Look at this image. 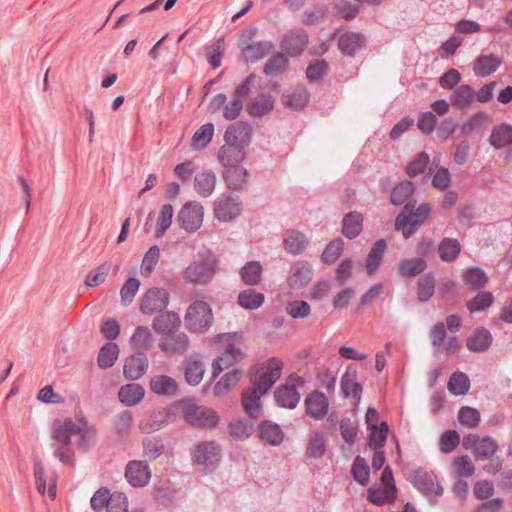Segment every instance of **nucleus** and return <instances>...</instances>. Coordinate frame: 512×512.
<instances>
[{"instance_id": "obj_1", "label": "nucleus", "mask_w": 512, "mask_h": 512, "mask_svg": "<svg viewBox=\"0 0 512 512\" xmlns=\"http://www.w3.org/2000/svg\"><path fill=\"white\" fill-rule=\"evenodd\" d=\"M77 438L81 449L87 448L95 439V430L85 422L72 419L57 420L51 427V438L54 441V456L63 464H71L73 452L70 448L71 438Z\"/></svg>"}, {"instance_id": "obj_2", "label": "nucleus", "mask_w": 512, "mask_h": 512, "mask_svg": "<svg viewBox=\"0 0 512 512\" xmlns=\"http://www.w3.org/2000/svg\"><path fill=\"white\" fill-rule=\"evenodd\" d=\"M432 214V206L422 203L417 207L405 205L395 220V229L405 239L412 237Z\"/></svg>"}, {"instance_id": "obj_3", "label": "nucleus", "mask_w": 512, "mask_h": 512, "mask_svg": "<svg viewBox=\"0 0 512 512\" xmlns=\"http://www.w3.org/2000/svg\"><path fill=\"white\" fill-rule=\"evenodd\" d=\"M282 368L283 363L277 358L258 363L252 371V384L267 392L280 378Z\"/></svg>"}, {"instance_id": "obj_4", "label": "nucleus", "mask_w": 512, "mask_h": 512, "mask_svg": "<svg viewBox=\"0 0 512 512\" xmlns=\"http://www.w3.org/2000/svg\"><path fill=\"white\" fill-rule=\"evenodd\" d=\"M212 323V310L206 302L197 300L188 307L185 315V324L190 331L205 333Z\"/></svg>"}, {"instance_id": "obj_5", "label": "nucleus", "mask_w": 512, "mask_h": 512, "mask_svg": "<svg viewBox=\"0 0 512 512\" xmlns=\"http://www.w3.org/2000/svg\"><path fill=\"white\" fill-rule=\"evenodd\" d=\"M397 489L394 483L392 472L385 468L379 483L373 484L367 491V499L370 503L378 506L391 503L396 499Z\"/></svg>"}, {"instance_id": "obj_6", "label": "nucleus", "mask_w": 512, "mask_h": 512, "mask_svg": "<svg viewBox=\"0 0 512 512\" xmlns=\"http://www.w3.org/2000/svg\"><path fill=\"white\" fill-rule=\"evenodd\" d=\"M204 219L203 206L195 201L185 203L179 210L176 220L181 229L194 233L200 229Z\"/></svg>"}, {"instance_id": "obj_7", "label": "nucleus", "mask_w": 512, "mask_h": 512, "mask_svg": "<svg viewBox=\"0 0 512 512\" xmlns=\"http://www.w3.org/2000/svg\"><path fill=\"white\" fill-rule=\"evenodd\" d=\"M215 268L213 259L197 260L186 267L183 278L188 283L206 285L213 279Z\"/></svg>"}, {"instance_id": "obj_8", "label": "nucleus", "mask_w": 512, "mask_h": 512, "mask_svg": "<svg viewBox=\"0 0 512 512\" xmlns=\"http://www.w3.org/2000/svg\"><path fill=\"white\" fill-rule=\"evenodd\" d=\"M463 446L472 450L476 459L481 461L490 460L498 465V461L494 459L498 447L494 439L490 437L479 438L477 435L471 434L463 440Z\"/></svg>"}, {"instance_id": "obj_9", "label": "nucleus", "mask_w": 512, "mask_h": 512, "mask_svg": "<svg viewBox=\"0 0 512 512\" xmlns=\"http://www.w3.org/2000/svg\"><path fill=\"white\" fill-rule=\"evenodd\" d=\"M250 129L241 123L232 125L229 128L226 142H228L229 156L234 155L236 160L244 159V148L250 142Z\"/></svg>"}, {"instance_id": "obj_10", "label": "nucleus", "mask_w": 512, "mask_h": 512, "mask_svg": "<svg viewBox=\"0 0 512 512\" xmlns=\"http://www.w3.org/2000/svg\"><path fill=\"white\" fill-rule=\"evenodd\" d=\"M303 382V379L299 376H290L287 381L275 391L277 403L289 409L296 407L300 400L297 389L303 385Z\"/></svg>"}, {"instance_id": "obj_11", "label": "nucleus", "mask_w": 512, "mask_h": 512, "mask_svg": "<svg viewBox=\"0 0 512 512\" xmlns=\"http://www.w3.org/2000/svg\"><path fill=\"white\" fill-rule=\"evenodd\" d=\"M183 416L188 423L200 427L211 428L219 421L215 411L195 404L187 405L183 410Z\"/></svg>"}, {"instance_id": "obj_12", "label": "nucleus", "mask_w": 512, "mask_h": 512, "mask_svg": "<svg viewBox=\"0 0 512 512\" xmlns=\"http://www.w3.org/2000/svg\"><path fill=\"white\" fill-rule=\"evenodd\" d=\"M366 424L370 431L369 445L373 448L381 447L388 435V425L382 421L378 412L369 408L366 413Z\"/></svg>"}, {"instance_id": "obj_13", "label": "nucleus", "mask_w": 512, "mask_h": 512, "mask_svg": "<svg viewBox=\"0 0 512 512\" xmlns=\"http://www.w3.org/2000/svg\"><path fill=\"white\" fill-rule=\"evenodd\" d=\"M175 420L173 411L167 408L156 409L144 416L139 422V429L143 433H153Z\"/></svg>"}, {"instance_id": "obj_14", "label": "nucleus", "mask_w": 512, "mask_h": 512, "mask_svg": "<svg viewBox=\"0 0 512 512\" xmlns=\"http://www.w3.org/2000/svg\"><path fill=\"white\" fill-rule=\"evenodd\" d=\"M169 303V293L163 288H150L141 299V311L144 314H154L162 311Z\"/></svg>"}, {"instance_id": "obj_15", "label": "nucleus", "mask_w": 512, "mask_h": 512, "mask_svg": "<svg viewBox=\"0 0 512 512\" xmlns=\"http://www.w3.org/2000/svg\"><path fill=\"white\" fill-rule=\"evenodd\" d=\"M257 437L264 446L278 447L284 442L285 434L277 423L265 420L258 424Z\"/></svg>"}, {"instance_id": "obj_16", "label": "nucleus", "mask_w": 512, "mask_h": 512, "mask_svg": "<svg viewBox=\"0 0 512 512\" xmlns=\"http://www.w3.org/2000/svg\"><path fill=\"white\" fill-rule=\"evenodd\" d=\"M205 362L199 355L187 357L183 364V375L185 382L192 387L198 386L205 375Z\"/></svg>"}, {"instance_id": "obj_17", "label": "nucleus", "mask_w": 512, "mask_h": 512, "mask_svg": "<svg viewBox=\"0 0 512 512\" xmlns=\"http://www.w3.org/2000/svg\"><path fill=\"white\" fill-rule=\"evenodd\" d=\"M226 356L228 365H246L247 352L242 336L236 333L226 336Z\"/></svg>"}, {"instance_id": "obj_18", "label": "nucleus", "mask_w": 512, "mask_h": 512, "mask_svg": "<svg viewBox=\"0 0 512 512\" xmlns=\"http://www.w3.org/2000/svg\"><path fill=\"white\" fill-rule=\"evenodd\" d=\"M34 477L37 491L44 495L48 486V496L51 500H54L57 495V480L55 475L48 476L42 462L36 460L34 462Z\"/></svg>"}, {"instance_id": "obj_19", "label": "nucleus", "mask_w": 512, "mask_h": 512, "mask_svg": "<svg viewBox=\"0 0 512 512\" xmlns=\"http://www.w3.org/2000/svg\"><path fill=\"white\" fill-rule=\"evenodd\" d=\"M127 481L134 487L146 486L151 478V471L145 461H130L125 470Z\"/></svg>"}, {"instance_id": "obj_20", "label": "nucleus", "mask_w": 512, "mask_h": 512, "mask_svg": "<svg viewBox=\"0 0 512 512\" xmlns=\"http://www.w3.org/2000/svg\"><path fill=\"white\" fill-rule=\"evenodd\" d=\"M266 393V391L253 384L252 387L243 391L242 406L249 416L257 418L261 414L262 405L260 400Z\"/></svg>"}, {"instance_id": "obj_21", "label": "nucleus", "mask_w": 512, "mask_h": 512, "mask_svg": "<svg viewBox=\"0 0 512 512\" xmlns=\"http://www.w3.org/2000/svg\"><path fill=\"white\" fill-rule=\"evenodd\" d=\"M193 459L197 464L213 466L221 460V449L213 442L201 443L196 447Z\"/></svg>"}, {"instance_id": "obj_22", "label": "nucleus", "mask_w": 512, "mask_h": 512, "mask_svg": "<svg viewBox=\"0 0 512 512\" xmlns=\"http://www.w3.org/2000/svg\"><path fill=\"white\" fill-rule=\"evenodd\" d=\"M149 387L153 393L159 396L173 397L178 392L179 384L173 377L158 374L151 377Z\"/></svg>"}, {"instance_id": "obj_23", "label": "nucleus", "mask_w": 512, "mask_h": 512, "mask_svg": "<svg viewBox=\"0 0 512 512\" xmlns=\"http://www.w3.org/2000/svg\"><path fill=\"white\" fill-rule=\"evenodd\" d=\"M148 364L145 354L132 355L125 360L123 374L127 379L138 380L146 373Z\"/></svg>"}, {"instance_id": "obj_24", "label": "nucleus", "mask_w": 512, "mask_h": 512, "mask_svg": "<svg viewBox=\"0 0 512 512\" xmlns=\"http://www.w3.org/2000/svg\"><path fill=\"white\" fill-rule=\"evenodd\" d=\"M304 405L307 415L314 419L324 417L329 407L326 396L318 391L311 392L305 399Z\"/></svg>"}, {"instance_id": "obj_25", "label": "nucleus", "mask_w": 512, "mask_h": 512, "mask_svg": "<svg viewBox=\"0 0 512 512\" xmlns=\"http://www.w3.org/2000/svg\"><path fill=\"white\" fill-rule=\"evenodd\" d=\"M489 144L497 150L504 149L512 145V125L508 123H500L491 129Z\"/></svg>"}, {"instance_id": "obj_26", "label": "nucleus", "mask_w": 512, "mask_h": 512, "mask_svg": "<svg viewBox=\"0 0 512 512\" xmlns=\"http://www.w3.org/2000/svg\"><path fill=\"white\" fill-rule=\"evenodd\" d=\"M363 230V215L357 211H351L343 216L341 233L347 239L358 237Z\"/></svg>"}, {"instance_id": "obj_27", "label": "nucleus", "mask_w": 512, "mask_h": 512, "mask_svg": "<svg viewBox=\"0 0 512 512\" xmlns=\"http://www.w3.org/2000/svg\"><path fill=\"white\" fill-rule=\"evenodd\" d=\"M162 351L169 354H184L189 347V338L183 333L167 335L159 344Z\"/></svg>"}, {"instance_id": "obj_28", "label": "nucleus", "mask_w": 512, "mask_h": 512, "mask_svg": "<svg viewBox=\"0 0 512 512\" xmlns=\"http://www.w3.org/2000/svg\"><path fill=\"white\" fill-rule=\"evenodd\" d=\"M313 276V268L304 263L297 264L288 277V285L293 290H301L307 286Z\"/></svg>"}, {"instance_id": "obj_29", "label": "nucleus", "mask_w": 512, "mask_h": 512, "mask_svg": "<svg viewBox=\"0 0 512 512\" xmlns=\"http://www.w3.org/2000/svg\"><path fill=\"white\" fill-rule=\"evenodd\" d=\"M309 241L306 235L297 230L288 231L283 239V245L289 254H300L306 250Z\"/></svg>"}, {"instance_id": "obj_30", "label": "nucleus", "mask_w": 512, "mask_h": 512, "mask_svg": "<svg viewBox=\"0 0 512 512\" xmlns=\"http://www.w3.org/2000/svg\"><path fill=\"white\" fill-rule=\"evenodd\" d=\"M461 280L464 286L468 289L477 290L484 288L487 285L489 278L482 269L478 267H469L463 271Z\"/></svg>"}, {"instance_id": "obj_31", "label": "nucleus", "mask_w": 512, "mask_h": 512, "mask_svg": "<svg viewBox=\"0 0 512 512\" xmlns=\"http://www.w3.org/2000/svg\"><path fill=\"white\" fill-rule=\"evenodd\" d=\"M461 249L462 246L458 239L446 237L438 244L437 253L442 261L452 262L459 257Z\"/></svg>"}, {"instance_id": "obj_32", "label": "nucleus", "mask_w": 512, "mask_h": 512, "mask_svg": "<svg viewBox=\"0 0 512 512\" xmlns=\"http://www.w3.org/2000/svg\"><path fill=\"white\" fill-rule=\"evenodd\" d=\"M326 437L322 432H313L307 441L306 456L310 460H319L326 452Z\"/></svg>"}, {"instance_id": "obj_33", "label": "nucleus", "mask_w": 512, "mask_h": 512, "mask_svg": "<svg viewBox=\"0 0 512 512\" xmlns=\"http://www.w3.org/2000/svg\"><path fill=\"white\" fill-rule=\"evenodd\" d=\"M145 390L137 383L126 384L118 392L119 400L126 406H134L144 398Z\"/></svg>"}, {"instance_id": "obj_34", "label": "nucleus", "mask_w": 512, "mask_h": 512, "mask_svg": "<svg viewBox=\"0 0 512 512\" xmlns=\"http://www.w3.org/2000/svg\"><path fill=\"white\" fill-rule=\"evenodd\" d=\"M491 342L490 332L484 328H478L467 338L466 346L471 351L480 352L486 350Z\"/></svg>"}, {"instance_id": "obj_35", "label": "nucleus", "mask_w": 512, "mask_h": 512, "mask_svg": "<svg viewBox=\"0 0 512 512\" xmlns=\"http://www.w3.org/2000/svg\"><path fill=\"white\" fill-rule=\"evenodd\" d=\"M247 179V170L238 161L226 165V185L232 188L241 187Z\"/></svg>"}, {"instance_id": "obj_36", "label": "nucleus", "mask_w": 512, "mask_h": 512, "mask_svg": "<svg viewBox=\"0 0 512 512\" xmlns=\"http://www.w3.org/2000/svg\"><path fill=\"white\" fill-rule=\"evenodd\" d=\"M495 302V296L490 291H479L467 303V309L472 312H482L490 308Z\"/></svg>"}, {"instance_id": "obj_37", "label": "nucleus", "mask_w": 512, "mask_h": 512, "mask_svg": "<svg viewBox=\"0 0 512 512\" xmlns=\"http://www.w3.org/2000/svg\"><path fill=\"white\" fill-rule=\"evenodd\" d=\"M180 318L174 312L158 315L153 320V328L159 333H171L180 326Z\"/></svg>"}, {"instance_id": "obj_38", "label": "nucleus", "mask_w": 512, "mask_h": 512, "mask_svg": "<svg viewBox=\"0 0 512 512\" xmlns=\"http://www.w3.org/2000/svg\"><path fill=\"white\" fill-rule=\"evenodd\" d=\"M500 65V60L494 55L479 56L473 63V71L479 76H488L495 72Z\"/></svg>"}, {"instance_id": "obj_39", "label": "nucleus", "mask_w": 512, "mask_h": 512, "mask_svg": "<svg viewBox=\"0 0 512 512\" xmlns=\"http://www.w3.org/2000/svg\"><path fill=\"white\" fill-rule=\"evenodd\" d=\"M264 302V295L253 289H246L238 295V304L247 310H257L262 307Z\"/></svg>"}, {"instance_id": "obj_40", "label": "nucleus", "mask_w": 512, "mask_h": 512, "mask_svg": "<svg viewBox=\"0 0 512 512\" xmlns=\"http://www.w3.org/2000/svg\"><path fill=\"white\" fill-rule=\"evenodd\" d=\"M263 267L258 261H249L243 265L240 271L242 280L246 285H257L262 276Z\"/></svg>"}, {"instance_id": "obj_41", "label": "nucleus", "mask_w": 512, "mask_h": 512, "mask_svg": "<svg viewBox=\"0 0 512 512\" xmlns=\"http://www.w3.org/2000/svg\"><path fill=\"white\" fill-rule=\"evenodd\" d=\"M153 341L151 330L145 326H138L130 338L131 345L136 350L148 349Z\"/></svg>"}, {"instance_id": "obj_42", "label": "nucleus", "mask_w": 512, "mask_h": 512, "mask_svg": "<svg viewBox=\"0 0 512 512\" xmlns=\"http://www.w3.org/2000/svg\"><path fill=\"white\" fill-rule=\"evenodd\" d=\"M119 356V347L117 344L108 342L101 348L98 355V365L102 369L110 368L114 365Z\"/></svg>"}, {"instance_id": "obj_43", "label": "nucleus", "mask_w": 512, "mask_h": 512, "mask_svg": "<svg viewBox=\"0 0 512 512\" xmlns=\"http://www.w3.org/2000/svg\"><path fill=\"white\" fill-rule=\"evenodd\" d=\"M214 126L212 123L202 125L191 138V147L194 150L205 148L212 140Z\"/></svg>"}, {"instance_id": "obj_44", "label": "nucleus", "mask_w": 512, "mask_h": 512, "mask_svg": "<svg viewBox=\"0 0 512 512\" xmlns=\"http://www.w3.org/2000/svg\"><path fill=\"white\" fill-rule=\"evenodd\" d=\"M174 210L171 204H164L157 217L155 236L161 238L172 224Z\"/></svg>"}, {"instance_id": "obj_45", "label": "nucleus", "mask_w": 512, "mask_h": 512, "mask_svg": "<svg viewBox=\"0 0 512 512\" xmlns=\"http://www.w3.org/2000/svg\"><path fill=\"white\" fill-rule=\"evenodd\" d=\"M385 249L386 243L383 240H379L373 245L366 260V271L368 274L371 275L376 272L381 264Z\"/></svg>"}, {"instance_id": "obj_46", "label": "nucleus", "mask_w": 512, "mask_h": 512, "mask_svg": "<svg viewBox=\"0 0 512 512\" xmlns=\"http://www.w3.org/2000/svg\"><path fill=\"white\" fill-rule=\"evenodd\" d=\"M159 258L160 248L157 245L151 246L142 259L140 266L141 275L144 277H150L159 262Z\"/></svg>"}, {"instance_id": "obj_47", "label": "nucleus", "mask_w": 512, "mask_h": 512, "mask_svg": "<svg viewBox=\"0 0 512 512\" xmlns=\"http://www.w3.org/2000/svg\"><path fill=\"white\" fill-rule=\"evenodd\" d=\"M215 184V176L208 172L197 174L194 180L195 190L203 197H207L213 192Z\"/></svg>"}, {"instance_id": "obj_48", "label": "nucleus", "mask_w": 512, "mask_h": 512, "mask_svg": "<svg viewBox=\"0 0 512 512\" xmlns=\"http://www.w3.org/2000/svg\"><path fill=\"white\" fill-rule=\"evenodd\" d=\"M344 250V242L340 238H336L329 242L322 254L321 262L324 264H333L341 256Z\"/></svg>"}, {"instance_id": "obj_49", "label": "nucleus", "mask_w": 512, "mask_h": 512, "mask_svg": "<svg viewBox=\"0 0 512 512\" xmlns=\"http://www.w3.org/2000/svg\"><path fill=\"white\" fill-rule=\"evenodd\" d=\"M331 289V281L318 280L309 288L308 298L313 302H322L329 297Z\"/></svg>"}, {"instance_id": "obj_50", "label": "nucleus", "mask_w": 512, "mask_h": 512, "mask_svg": "<svg viewBox=\"0 0 512 512\" xmlns=\"http://www.w3.org/2000/svg\"><path fill=\"white\" fill-rule=\"evenodd\" d=\"M112 267V263L110 261H106L102 263L100 266L92 270L85 279V284L88 287H97L102 284Z\"/></svg>"}, {"instance_id": "obj_51", "label": "nucleus", "mask_w": 512, "mask_h": 512, "mask_svg": "<svg viewBox=\"0 0 512 512\" xmlns=\"http://www.w3.org/2000/svg\"><path fill=\"white\" fill-rule=\"evenodd\" d=\"M286 313L294 319H304L311 315V306L305 300L295 299L287 303Z\"/></svg>"}, {"instance_id": "obj_52", "label": "nucleus", "mask_w": 512, "mask_h": 512, "mask_svg": "<svg viewBox=\"0 0 512 512\" xmlns=\"http://www.w3.org/2000/svg\"><path fill=\"white\" fill-rule=\"evenodd\" d=\"M426 269V261L422 258H411L399 263V272L403 276H416Z\"/></svg>"}, {"instance_id": "obj_53", "label": "nucleus", "mask_w": 512, "mask_h": 512, "mask_svg": "<svg viewBox=\"0 0 512 512\" xmlns=\"http://www.w3.org/2000/svg\"><path fill=\"white\" fill-rule=\"evenodd\" d=\"M470 388L469 378L461 373H454L448 382V389L451 394L455 396L464 395L468 392Z\"/></svg>"}, {"instance_id": "obj_54", "label": "nucleus", "mask_w": 512, "mask_h": 512, "mask_svg": "<svg viewBox=\"0 0 512 512\" xmlns=\"http://www.w3.org/2000/svg\"><path fill=\"white\" fill-rule=\"evenodd\" d=\"M282 102L285 107L290 109H299L308 102V95L304 89H296L283 95Z\"/></svg>"}, {"instance_id": "obj_55", "label": "nucleus", "mask_w": 512, "mask_h": 512, "mask_svg": "<svg viewBox=\"0 0 512 512\" xmlns=\"http://www.w3.org/2000/svg\"><path fill=\"white\" fill-rule=\"evenodd\" d=\"M341 388L345 396L352 397L355 401L359 399L361 387L357 383L354 373L347 372L344 374L341 380Z\"/></svg>"}, {"instance_id": "obj_56", "label": "nucleus", "mask_w": 512, "mask_h": 512, "mask_svg": "<svg viewBox=\"0 0 512 512\" xmlns=\"http://www.w3.org/2000/svg\"><path fill=\"white\" fill-rule=\"evenodd\" d=\"M413 192L414 186L411 182H401L393 189L390 200L394 205H401L408 200Z\"/></svg>"}, {"instance_id": "obj_57", "label": "nucleus", "mask_w": 512, "mask_h": 512, "mask_svg": "<svg viewBox=\"0 0 512 512\" xmlns=\"http://www.w3.org/2000/svg\"><path fill=\"white\" fill-rule=\"evenodd\" d=\"M457 419L461 425L473 428L480 422V413L473 407L463 406L458 411Z\"/></svg>"}, {"instance_id": "obj_58", "label": "nucleus", "mask_w": 512, "mask_h": 512, "mask_svg": "<svg viewBox=\"0 0 512 512\" xmlns=\"http://www.w3.org/2000/svg\"><path fill=\"white\" fill-rule=\"evenodd\" d=\"M352 474L360 485H366L369 482L370 470L364 458L359 456L355 458L352 465Z\"/></svg>"}, {"instance_id": "obj_59", "label": "nucleus", "mask_w": 512, "mask_h": 512, "mask_svg": "<svg viewBox=\"0 0 512 512\" xmlns=\"http://www.w3.org/2000/svg\"><path fill=\"white\" fill-rule=\"evenodd\" d=\"M452 468L459 477H470L475 472V467L467 456L456 457L452 463Z\"/></svg>"}, {"instance_id": "obj_60", "label": "nucleus", "mask_w": 512, "mask_h": 512, "mask_svg": "<svg viewBox=\"0 0 512 512\" xmlns=\"http://www.w3.org/2000/svg\"><path fill=\"white\" fill-rule=\"evenodd\" d=\"M355 295L356 292L353 288H343L334 295L332 305L336 310H343L354 300Z\"/></svg>"}, {"instance_id": "obj_61", "label": "nucleus", "mask_w": 512, "mask_h": 512, "mask_svg": "<svg viewBox=\"0 0 512 512\" xmlns=\"http://www.w3.org/2000/svg\"><path fill=\"white\" fill-rule=\"evenodd\" d=\"M418 488L429 495L439 496L443 492V488L437 481V478L433 475L425 474L418 482Z\"/></svg>"}, {"instance_id": "obj_62", "label": "nucleus", "mask_w": 512, "mask_h": 512, "mask_svg": "<svg viewBox=\"0 0 512 512\" xmlns=\"http://www.w3.org/2000/svg\"><path fill=\"white\" fill-rule=\"evenodd\" d=\"M140 287V281L136 278H129L120 290L122 304L127 306L132 303Z\"/></svg>"}, {"instance_id": "obj_63", "label": "nucleus", "mask_w": 512, "mask_h": 512, "mask_svg": "<svg viewBox=\"0 0 512 512\" xmlns=\"http://www.w3.org/2000/svg\"><path fill=\"white\" fill-rule=\"evenodd\" d=\"M163 448L161 440L156 437H146L143 440V453L150 460L158 458L162 454Z\"/></svg>"}, {"instance_id": "obj_64", "label": "nucleus", "mask_w": 512, "mask_h": 512, "mask_svg": "<svg viewBox=\"0 0 512 512\" xmlns=\"http://www.w3.org/2000/svg\"><path fill=\"white\" fill-rule=\"evenodd\" d=\"M274 101L271 95H262L249 107L250 113L254 116H261L273 109Z\"/></svg>"}]
</instances>
